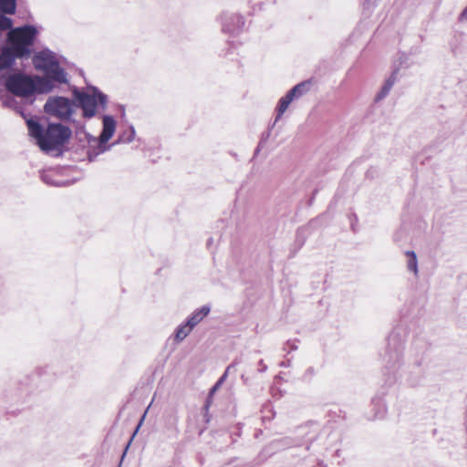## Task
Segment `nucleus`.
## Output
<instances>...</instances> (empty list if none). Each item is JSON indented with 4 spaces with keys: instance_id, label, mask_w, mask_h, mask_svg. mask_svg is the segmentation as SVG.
Wrapping results in <instances>:
<instances>
[{
    "instance_id": "1",
    "label": "nucleus",
    "mask_w": 467,
    "mask_h": 467,
    "mask_svg": "<svg viewBox=\"0 0 467 467\" xmlns=\"http://www.w3.org/2000/svg\"><path fill=\"white\" fill-rule=\"evenodd\" d=\"M30 136L35 138L40 149L46 152L58 150L69 139L71 131L61 124H49L47 130L34 119L26 120Z\"/></svg>"
},
{
    "instance_id": "2",
    "label": "nucleus",
    "mask_w": 467,
    "mask_h": 467,
    "mask_svg": "<svg viewBox=\"0 0 467 467\" xmlns=\"http://www.w3.org/2000/svg\"><path fill=\"white\" fill-rule=\"evenodd\" d=\"M36 35V28L30 26L11 30L8 35L11 47L5 48L0 54V70L9 67L15 57L28 54V47L33 44Z\"/></svg>"
},
{
    "instance_id": "3",
    "label": "nucleus",
    "mask_w": 467,
    "mask_h": 467,
    "mask_svg": "<svg viewBox=\"0 0 467 467\" xmlns=\"http://www.w3.org/2000/svg\"><path fill=\"white\" fill-rule=\"evenodd\" d=\"M5 86L10 92L19 97H28L35 92H49L53 88L51 81L45 77L31 78L20 74L10 76Z\"/></svg>"
},
{
    "instance_id": "4",
    "label": "nucleus",
    "mask_w": 467,
    "mask_h": 467,
    "mask_svg": "<svg viewBox=\"0 0 467 467\" xmlns=\"http://www.w3.org/2000/svg\"><path fill=\"white\" fill-rule=\"evenodd\" d=\"M33 63L37 70L43 71L47 79L57 82H66L65 72L60 68L54 53L49 50L38 52L33 57Z\"/></svg>"
},
{
    "instance_id": "5",
    "label": "nucleus",
    "mask_w": 467,
    "mask_h": 467,
    "mask_svg": "<svg viewBox=\"0 0 467 467\" xmlns=\"http://www.w3.org/2000/svg\"><path fill=\"white\" fill-rule=\"evenodd\" d=\"M77 98L78 102L81 104L84 116L88 118H91L96 114L98 102H99L103 107L106 104V96L97 90H93L92 94L80 93Z\"/></svg>"
},
{
    "instance_id": "6",
    "label": "nucleus",
    "mask_w": 467,
    "mask_h": 467,
    "mask_svg": "<svg viewBox=\"0 0 467 467\" xmlns=\"http://www.w3.org/2000/svg\"><path fill=\"white\" fill-rule=\"evenodd\" d=\"M45 110L58 118H67L71 113V103L69 99L62 97L51 98L47 101Z\"/></svg>"
},
{
    "instance_id": "7",
    "label": "nucleus",
    "mask_w": 467,
    "mask_h": 467,
    "mask_svg": "<svg viewBox=\"0 0 467 467\" xmlns=\"http://www.w3.org/2000/svg\"><path fill=\"white\" fill-rule=\"evenodd\" d=\"M116 123L112 117L105 116L103 119V130L99 140L101 143H106L115 132Z\"/></svg>"
},
{
    "instance_id": "8",
    "label": "nucleus",
    "mask_w": 467,
    "mask_h": 467,
    "mask_svg": "<svg viewBox=\"0 0 467 467\" xmlns=\"http://www.w3.org/2000/svg\"><path fill=\"white\" fill-rule=\"evenodd\" d=\"M210 312L209 306H202L201 309L196 311L188 320L187 324H189L192 327H194L198 323H200Z\"/></svg>"
},
{
    "instance_id": "9",
    "label": "nucleus",
    "mask_w": 467,
    "mask_h": 467,
    "mask_svg": "<svg viewBox=\"0 0 467 467\" xmlns=\"http://www.w3.org/2000/svg\"><path fill=\"white\" fill-rule=\"evenodd\" d=\"M294 98L291 97L288 93L286 96L283 97L277 107V116L276 119H279L287 109L289 104L293 101Z\"/></svg>"
},
{
    "instance_id": "10",
    "label": "nucleus",
    "mask_w": 467,
    "mask_h": 467,
    "mask_svg": "<svg viewBox=\"0 0 467 467\" xmlns=\"http://www.w3.org/2000/svg\"><path fill=\"white\" fill-rule=\"evenodd\" d=\"M309 83L308 82H302L300 84H297L295 86L288 94L293 97L294 99L301 97L304 93H306L308 90Z\"/></svg>"
},
{
    "instance_id": "11",
    "label": "nucleus",
    "mask_w": 467,
    "mask_h": 467,
    "mask_svg": "<svg viewBox=\"0 0 467 467\" xmlns=\"http://www.w3.org/2000/svg\"><path fill=\"white\" fill-rule=\"evenodd\" d=\"M0 10L6 14H14L16 11V0H0Z\"/></svg>"
},
{
    "instance_id": "12",
    "label": "nucleus",
    "mask_w": 467,
    "mask_h": 467,
    "mask_svg": "<svg viewBox=\"0 0 467 467\" xmlns=\"http://www.w3.org/2000/svg\"><path fill=\"white\" fill-rule=\"evenodd\" d=\"M406 255L409 257L408 261V268L409 270L414 272L415 275L418 274V264H417V257L414 252L408 251L406 253Z\"/></svg>"
},
{
    "instance_id": "13",
    "label": "nucleus",
    "mask_w": 467,
    "mask_h": 467,
    "mask_svg": "<svg viewBox=\"0 0 467 467\" xmlns=\"http://www.w3.org/2000/svg\"><path fill=\"white\" fill-rule=\"evenodd\" d=\"M192 328L193 327H192L187 323L185 325L180 327L176 332V336H175L176 339L179 341L183 340L189 335V333L192 331Z\"/></svg>"
},
{
    "instance_id": "14",
    "label": "nucleus",
    "mask_w": 467,
    "mask_h": 467,
    "mask_svg": "<svg viewBox=\"0 0 467 467\" xmlns=\"http://www.w3.org/2000/svg\"><path fill=\"white\" fill-rule=\"evenodd\" d=\"M12 26V20L3 15H0V28L2 30L8 29Z\"/></svg>"
},
{
    "instance_id": "15",
    "label": "nucleus",
    "mask_w": 467,
    "mask_h": 467,
    "mask_svg": "<svg viewBox=\"0 0 467 467\" xmlns=\"http://www.w3.org/2000/svg\"><path fill=\"white\" fill-rule=\"evenodd\" d=\"M391 87H392V82L390 80H389L386 83V85L383 87L382 90L380 91V93L379 95V99L384 98L389 93V91L390 90Z\"/></svg>"
},
{
    "instance_id": "16",
    "label": "nucleus",
    "mask_w": 467,
    "mask_h": 467,
    "mask_svg": "<svg viewBox=\"0 0 467 467\" xmlns=\"http://www.w3.org/2000/svg\"><path fill=\"white\" fill-rule=\"evenodd\" d=\"M232 368H233V365H230L229 367H227L225 372L218 380L217 385H221L225 380V379L227 378V375L230 372V370L232 369Z\"/></svg>"
},
{
    "instance_id": "17",
    "label": "nucleus",
    "mask_w": 467,
    "mask_h": 467,
    "mask_svg": "<svg viewBox=\"0 0 467 467\" xmlns=\"http://www.w3.org/2000/svg\"><path fill=\"white\" fill-rule=\"evenodd\" d=\"M464 19H467V7L462 11L461 16H460V20H464Z\"/></svg>"
},
{
    "instance_id": "18",
    "label": "nucleus",
    "mask_w": 467,
    "mask_h": 467,
    "mask_svg": "<svg viewBox=\"0 0 467 467\" xmlns=\"http://www.w3.org/2000/svg\"><path fill=\"white\" fill-rule=\"evenodd\" d=\"M130 445V441L127 444V446L125 448V451H124L122 457L125 455V453H126L127 450L129 449Z\"/></svg>"
},
{
    "instance_id": "19",
    "label": "nucleus",
    "mask_w": 467,
    "mask_h": 467,
    "mask_svg": "<svg viewBox=\"0 0 467 467\" xmlns=\"http://www.w3.org/2000/svg\"><path fill=\"white\" fill-rule=\"evenodd\" d=\"M219 387H220V385H217V383H216L212 391L213 392L215 391L217 389H219Z\"/></svg>"
}]
</instances>
